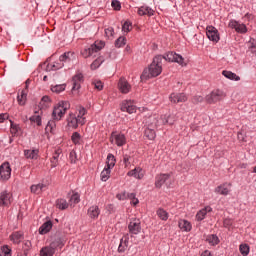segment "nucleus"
<instances>
[{
    "instance_id": "1",
    "label": "nucleus",
    "mask_w": 256,
    "mask_h": 256,
    "mask_svg": "<svg viewBox=\"0 0 256 256\" xmlns=\"http://www.w3.org/2000/svg\"><path fill=\"white\" fill-rule=\"evenodd\" d=\"M71 107L69 102L62 101L59 102L54 106L53 112H52V119L48 121L46 126V131H49L50 133L53 132V129L56 127L55 121H61L63 119L65 113H67V110Z\"/></svg>"
},
{
    "instance_id": "2",
    "label": "nucleus",
    "mask_w": 256,
    "mask_h": 256,
    "mask_svg": "<svg viewBox=\"0 0 256 256\" xmlns=\"http://www.w3.org/2000/svg\"><path fill=\"white\" fill-rule=\"evenodd\" d=\"M163 55H158L154 57L153 62L150 64L148 68H146L142 75V81L144 79H151V77H159L163 71Z\"/></svg>"
},
{
    "instance_id": "3",
    "label": "nucleus",
    "mask_w": 256,
    "mask_h": 256,
    "mask_svg": "<svg viewBox=\"0 0 256 256\" xmlns=\"http://www.w3.org/2000/svg\"><path fill=\"white\" fill-rule=\"evenodd\" d=\"M171 116L170 115H162L159 119V115L154 114L150 117H148L147 121H146V125H148V128L150 129H155L157 127H160V125H167V123L169 125H173V120L170 119Z\"/></svg>"
},
{
    "instance_id": "4",
    "label": "nucleus",
    "mask_w": 256,
    "mask_h": 256,
    "mask_svg": "<svg viewBox=\"0 0 256 256\" xmlns=\"http://www.w3.org/2000/svg\"><path fill=\"white\" fill-rule=\"evenodd\" d=\"M105 47V42L103 41H96L94 44L85 47L82 51H81V55L82 57H84V59H87L89 57H95V53H99V51L101 49H103Z\"/></svg>"
},
{
    "instance_id": "5",
    "label": "nucleus",
    "mask_w": 256,
    "mask_h": 256,
    "mask_svg": "<svg viewBox=\"0 0 256 256\" xmlns=\"http://www.w3.org/2000/svg\"><path fill=\"white\" fill-rule=\"evenodd\" d=\"M162 57L163 59H165V61H169L170 63H178V65H181L182 67H185L187 65V63H185V59L183 58V56L175 52H168L164 54Z\"/></svg>"
},
{
    "instance_id": "6",
    "label": "nucleus",
    "mask_w": 256,
    "mask_h": 256,
    "mask_svg": "<svg viewBox=\"0 0 256 256\" xmlns=\"http://www.w3.org/2000/svg\"><path fill=\"white\" fill-rule=\"evenodd\" d=\"M11 164L4 162L0 165V181L7 183L11 179Z\"/></svg>"
},
{
    "instance_id": "7",
    "label": "nucleus",
    "mask_w": 256,
    "mask_h": 256,
    "mask_svg": "<svg viewBox=\"0 0 256 256\" xmlns=\"http://www.w3.org/2000/svg\"><path fill=\"white\" fill-rule=\"evenodd\" d=\"M206 102H208L210 105H213L222 99H225V92L221 90H214L210 94L206 96Z\"/></svg>"
},
{
    "instance_id": "8",
    "label": "nucleus",
    "mask_w": 256,
    "mask_h": 256,
    "mask_svg": "<svg viewBox=\"0 0 256 256\" xmlns=\"http://www.w3.org/2000/svg\"><path fill=\"white\" fill-rule=\"evenodd\" d=\"M110 143L117 145V147H123L127 143V137L125 134L119 132H112L110 136Z\"/></svg>"
},
{
    "instance_id": "9",
    "label": "nucleus",
    "mask_w": 256,
    "mask_h": 256,
    "mask_svg": "<svg viewBox=\"0 0 256 256\" xmlns=\"http://www.w3.org/2000/svg\"><path fill=\"white\" fill-rule=\"evenodd\" d=\"M85 81V77L83 76V73L77 72L73 78H72V93L74 95H79V89H81V84Z\"/></svg>"
},
{
    "instance_id": "10",
    "label": "nucleus",
    "mask_w": 256,
    "mask_h": 256,
    "mask_svg": "<svg viewBox=\"0 0 256 256\" xmlns=\"http://www.w3.org/2000/svg\"><path fill=\"white\" fill-rule=\"evenodd\" d=\"M68 127L71 129H77L79 125H85L84 119H78L77 114L71 112L67 118Z\"/></svg>"
},
{
    "instance_id": "11",
    "label": "nucleus",
    "mask_w": 256,
    "mask_h": 256,
    "mask_svg": "<svg viewBox=\"0 0 256 256\" xmlns=\"http://www.w3.org/2000/svg\"><path fill=\"white\" fill-rule=\"evenodd\" d=\"M128 231L131 237H133V235H139V233H141V220L137 218L132 219L128 224Z\"/></svg>"
},
{
    "instance_id": "12",
    "label": "nucleus",
    "mask_w": 256,
    "mask_h": 256,
    "mask_svg": "<svg viewBox=\"0 0 256 256\" xmlns=\"http://www.w3.org/2000/svg\"><path fill=\"white\" fill-rule=\"evenodd\" d=\"M13 203V195L7 190L0 193V207H9Z\"/></svg>"
},
{
    "instance_id": "13",
    "label": "nucleus",
    "mask_w": 256,
    "mask_h": 256,
    "mask_svg": "<svg viewBox=\"0 0 256 256\" xmlns=\"http://www.w3.org/2000/svg\"><path fill=\"white\" fill-rule=\"evenodd\" d=\"M206 35L210 41H213L214 43H219V40L221 39L219 37V30L215 28L214 26H208L206 28Z\"/></svg>"
},
{
    "instance_id": "14",
    "label": "nucleus",
    "mask_w": 256,
    "mask_h": 256,
    "mask_svg": "<svg viewBox=\"0 0 256 256\" xmlns=\"http://www.w3.org/2000/svg\"><path fill=\"white\" fill-rule=\"evenodd\" d=\"M121 111L129 113L131 115L137 112V106H135V102L131 100H124L121 103Z\"/></svg>"
},
{
    "instance_id": "15",
    "label": "nucleus",
    "mask_w": 256,
    "mask_h": 256,
    "mask_svg": "<svg viewBox=\"0 0 256 256\" xmlns=\"http://www.w3.org/2000/svg\"><path fill=\"white\" fill-rule=\"evenodd\" d=\"M228 26L230 29H235L236 33H247V26L239 23L237 20H230Z\"/></svg>"
},
{
    "instance_id": "16",
    "label": "nucleus",
    "mask_w": 256,
    "mask_h": 256,
    "mask_svg": "<svg viewBox=\"0 0 256 256\" xmlns=\"http://www.w3.org/2000/svg\"><path fill=\"white\" fill-rule=\"evenodd\" d=\"M171 103H185L187 95L185 93H172L169 97Z\"/></svg>"
},
{
    "instance_id": "17",
    "label": "nucleus",
    "mask_w": 256,
    "mask_h": 256,
    "mask_svg": "<svg viewBox=\"0 0 256 256\" xmlns=\"http://www.w3.org/2000/svg\"><path fill=\"white\" fill-rule=\"evenodd\" d=\"M118 89L121 91V93H124V95H127L129 91H131V84L127 82L125 78H120L118 82Z\"/></svg>"
},
{
    "instance_id": "18",
    "label": "nucleus",
    "mask_w": 256,
    "mask_h": 256,
    "mask_svg": "<svg viewBox=\"0 0 256 256\" xmlns=\"http://www.w3.org/2000/svg\"><path fill=\"white\" fill-rule=\"evenodd\" d=\"M215 193L218 195H228L231 193V183H224L215 188Z\"/></svg>"
},
{
    "instance_id": "19",
    "label": "nucleus",
    "mask_w": 256,
    "mask_h": 256,
    "mask_svg": "<svg viewBox=\"0 0 256 256\" xmlns=\"http://www.w3.org/2000/svg\"><path fill=\"white\" fill-rule=\"evenodd\" d=\"M171 177V174H160L157 175L155 178V187L157 189H161L163 187V184Z\"/></svg>"
},
{
    "instance_id": "20",
    "label": "nucleus",
    "mask_w": 256,
    "mask_h": 256,
    "mask_svg": "<svg viewBox=\"0 0 256 256\" xmlns=\"http://www.w3.org/2000/svg\"><path fill=\"white\" fill-rule=\"evenodd\" d=\"M128 177H134L135 179H143L145 177V171L140 167H137L127 173Z\"/></svg>"
},
{
    "instance_id": "21",
    "label": "nucleus",
    "mask_w": 256,
    "mask_h": 256,
    "mask_svg": "<svg viewBox=\"0 0 256 256\" xmlns=\"http://www.w3.org/2000/svg\"><path fill=\"white\" fill-rule=\"evenodd\" d=\"M59 61L62 63H71V61H75V52H65L59 57Z\"/></svg>"
},
{
    "instance_id": "22",
    "label": "nucleus",
    "mask_w": 256,
    "mask_h": 256,
    "mask_svg": "<svg viewBox=\"0 0 256 256\" xmlns=\"http://www.w3.org/2000/svg\"><path fill=\"white\" fill-rule=\"evenodd\" d=\"M87 214L90 219H98L99 215H101V209H99V206L93 205L88 209Z\"/></svg>"
},
{
    "instance_id": "23",
    "label": "nucleus",
    "mask_w": 256,
    "mask_h": 256,
    "mask_svg": "<svg viewBox=\"0 0 256 256\" xmlns=\"http://www.w3.org/2000/svg\"><path fill=\"white\" fill-rule=\"evenodd\" d=\"M65 245V240L61 236H55L52 242L50 243V246L52 249L57 251V248H61Z\"/></svg>"
},
{
    "instance_id": "24",
    "label": "nucleus",
    "mask_w": 256,
    "mask_h": 256,
    "mask_svg": "<svg viewBox=\"0 0 256 256\" xmlns=\"http://www.w3.org/2000/svg\"><path fill=\"white\" fill-rule=\"evenodd\" d=\"M127 247H129V234H126L121 240L118 247L119 253H125L127 251Z\"/></svg>"
},
{
    "instance_id": "25",
    "label": "nucleus",
    "mask_w": 256,
    "mask_h": 256,
    "mask_svg": "<svg viewBox=\"0 0 256 256\" xmlns=\"http://www.w3.org/2000/svg\"><path fill=\"white\" fill-rule=\"evenodd\" d=\"M211 211H213V208H211V206H206L205 208H203L196 214V220L203 221V219H205L207 213H211Z\"/></svg>"
},
{
    "instance_id": "26",
    "label": "nucleus",
    "mask_w": 256,
    "mask_h": 256,
    "mask_svg": "<svg viewBox=\"0 0 256 256\" xmlns=\"http://www.w3.org/2000/svg\"><path fill=\"white\" fill-rule=\"evenodd\" d=\"M74 115H76V119H83L84 125L87 123V119L85 118V115H87V110L84 107L78 106Z\"/></svg>"
},
{
    "instance_id": "27",
    "label": "nucleus",
    "mask_w": 256,
    "mask_h": 256,
    "mask_svg": "<svg viewBox=\"0 0 256 256\" xmlns=\"http://www.w3.org/2000/svg\"><path fill=\"white\" fill-rule=\"evenodd\" d=\"M103 63H105V58L103 56L96 58L90 65L91 71L99 69Z\"/></svg>"
},
{
    "instance_id": "28",
    "label": "nucleus",
    "mask_w": 256,
    "mask_h": 256,
    "mask_svg": "<svg viewBox=\"0 0 256 256\" xmlns=\"http://www.w3.org/2000/svg\"><path fill=\"white\" fill-rule=\"evenodd\" d=\"M206 243H208L211 247H215V245H219L220 240L217 235L210 234L206 236Z\"/></svg>"
},
{
    "instance_id": "29",
    "label": "nucleus",
    "mask_w": 256,
    "mask_h": 256,
    "mask_svg": "<svg viewBox=\"0 0 256 256\" xmlns=\"http://www.w3.org/2000/svg\"><path fill=\"white\" fill-rule=\"evenodd\" d=\"M52 228H53V223L51 221H47L39 228V233L40 235H45L49 233Z\"/></svg>"
},
{
    "instance_id": "30",
    "label": "nucleus",
    "mask_w": 256,
    "mask_h": 256,
    "mask_svg": "<svg viewBox=\"0 0 256 256\" xmlns=\"http://www.w3.org/2000/svg\"><path fill=\"white\" fill-rule=\"evenodd\" d=\"M10 240L16 245H18V243H21V241H23V232L16 231L12 233V235H10Z\"/></svg>"
},
{
    "instance_id": "31",
    "label": "nucleus",
    "mask_w": 256,
    "mask_h": 256,
    "mask_svg": "<svg viewBox=\"0 0 256 256\" xmlns=\"http://www.w3.org/2000/svg\"><path fill=\"white\" fill-rule=\"evenodd\" d=\"M31 193H34L35 195H39L47 189V185L45 184H37V185H32L31 186Z\"/></svg>"
},
{
    "instance_id": "32",
    "label": "nucleus",
    "mask_w": 256,
    "mask_h": 256,
    "mask_svg": "<svg viewBox=\"0 0 256 256\" xmlns=\"http://www.w3.org/2000/svg\"><path fill=\"white\" fill-rule=\"evenodd\" d=\"M24 157H26V159H37V157H39V150H24Z\"/></svg>"
},
{
    "instance_id": "33",
    "label": "nucleus",
    "mask_w": 256,
    "mask_h": 256,
    "mask_svg": "<svg viewBox=\"0 0 256 256\" xmlns=\"http://www.w3.org/2000/svg\"><path fill=\"white\" fill-rule=\"evenodd\" d=\"M155 11L153 9L147 7V6H142L138 9V15L143 16V15H148V17L153 16Z\"/></svg>"
},
{
    "instance_id": "34",
    "label": "nucleus",
    "mask_w": 256,
    "mask_h": 256,
    "mask_svg": "<svg viewBox=\"0 0 256 256\" xmlns=\"http://www.w3.org/2000/svg\"><path fill=\"white\" fill-rule=\"evenodd\" d=\"M178 227L182 230V231H186L189 232L192 229L191 226V222L187 221V220H180L178 222Z\"/></svg>"
},
{
    "instance_id": "35",
    "label": "nucleus",
    "mask_w": 256,
    "mask_h": 256,
    "mask_svg": "<svg viewBox=\"0 0 256 256\" xmlns=\"http://www.w3.org/2000/svg\"><path fill=\"white\" fill-rule=\"evenodd\" d=\"M222 75H224V77H226V79H230L231 81H241V77H239L237 74H235L231 71L224 70L222 72Z\"/></svg>"
},
{
    "instance_id": "36",
    "label": "nucleus",
    "mask_w": 256,
    "mask_h": 256,
    "mask_svg": "<svg viewBox=\"0 0 256 256\" xmlns=\"http://www.w3.org/2000/svg\"><path fill=\"white\" fill-rule=\"evenodd\" d=\"M55 255V250L49 245L45 246L40 250V256H53Z\"/></svg>"
},
{
    "instance_id": "37",
    "label": "nucleus",
    "mask_w": 256,
    "mask_h": 256,
    "mask_svg": "<svg viewBox=\"0 0 256 256\" xmlns=\"http://www.w3.org/2000/svg\"><path fill=\"white\" fill-rule=\"evenodd\" d=\"M56 207L61 211H65V209H68L69 203H67V200L65 199H58L56 200Z\"/></svg>"
},
{
    "instance_id": "38",
    "label": "nucleus",
    "mask_w": 256,
    "mask_h": 256,
    "mask_svg": "<svg viewBox=\"0 0 256 256\" xmlns=\"http://www.w3.org/2000/svg\"><path fill=\"white\" fill-rule=\"evenodd\" d=\"M157 135L155 134V128H147L144 132V137L153 141Z\"/></svg>"
},
{
    "instance_id": "39",
    "label": "nucleus",
    "mask_w": 256,
    "mask_h": 256,
    "mask_svg": "<svg viewBox=\"0 0 256 256\" xmlns=\"http://www.w3.org/2000/svg\"><path fill=\"white\" fill-rule=\"evenodd\" d=\"M106 163V168L113 169V167H115V163H117V160H115V156L113 154H108Z\"/></svg>"
},
{
    "instance_id": "40",
    "label": "nucleus",
    "mask_w": 256,
    "mask_h": 256,
    "mask_svg": "<svg viewBox=\"0 0 256 256\" xmlns=\"http://www.w3.org/2000/svg\"><path fill=\"white\" fill-rule=\"evenodd\" d=\"M157 215L162 221H167V219H169V213H167L163 208L157 210Z\"/></svg>"
},
{
    "instance_id": "41",
    "label": "nucleus",
    "mask_w": 256,
    "mask_h": 256,
    "mask_svg": "<svg viewBox=\"0 0 256 256\" xmlns=\"http://www.w3.org/2000/svg\"><path fill=\"white\" fill-rule=\"evenodd\" d=\"M111 175V168H104L101 172V181H108Z\"/></svg>"
},
{
    "instance_id": "42",
    "label": "nucleus",
    "mask_w": 256,
    "mask_h": 256,
    "mask_svg": "<svg viewBox=\"0 0 256 256\" xmlns=\"http://www.w3.org/2000/svg\"><path fill=\"white\" fill-rule=\"evenodd\" d=\"M127 45V38L120 36L116 41H115V47L121 48L125 47Z\"/></svg>"
},
{
    "instance_id": "43",
    "label": "nucleus",
    "mask_w": 256,
    "mask_h": 256,
    "mask_svg": "<svg viewBox=\"0 0 256 256\" xmlns=\"http://www.w3.org/2000/svg\"><path fill=\"white\" fill-rule=\"evenodd\" d=\"M18 103L19 105H25V101H27V92L23 90L20 94H18Z\"/></svg>"
},
{
    "instance_id": "44",
    "label": "nucleus",
    "mask_w": 256,
    "mask_h": 256,
    "mask_svg": "<svg viewBox=\"0 0 256 256\" xmlns=\"http://www.w3.org/2000/svg\"><path fill=\"white\" fill-rule=\"evenodd\" d=\"M71 139L74 145H79L81 143V134H79L78 132H74Z\"/></svg>"
},
{
    "instance_id": "45",
    "label": "nucleus",
    "mask_w": 256,
    "mask_h": 256,
    "mask_svg": "<svg viewBox=\"0 0 256 256\" xmlns=\"http://www.w3.org/2000/svg\"><path fill=\"white\" fill-rule=\"evenodd\" d=\"M239 249H240L241 255H243V256L249 255V245L241 244Z\"/></svg>"
},
{
    "instance_id": "46",
    "label": "nucleus",
    "mask_w": 256,
    "mask_h": 256,
    "mask_svg": "<svg viewBox=\"0 0 256 256\" xmlns=\"http://www.w3.org/2000/svg\"><path fill=\"white\" fill-rule=\"evenodd\" d=\"M70 205H77L79 201H81L80 196L78 193H74L70 198Z\"/></svg>"
},
{
    "instance_id": "47",
    "label": "nucleus",
    "mask_w": 256,
    "mask_h": 256,
    "mask_svg": "<svg viewBox=\"0 0 256 256\" xmlns=\"http://www.w3.org/2000/svg\"><path fill=\"white\" fill-rule=\"evenodd\" d=\"M19 131H21V127L17 124H11L10 132L12 135H19Z\"/></svg>"
},
{
    "instance_id": "48",
    "label": "nucleus",
    "mask_w": 256,
    "mask_h": 256,
    "mask_svg": "<svg viewBox=\"0 0 256 256\" xmlns=\"http://www.w3.org/2000/svg\"><path fill=\"white\" fill-rule=\"evenodd\" d=\"M51 90L53 93H61V92L65 91V84L56 85V86L52 87Z\"/></svg>"
},
{
    "instance_id": "49",
    "label": "nucleus",
    "mask_w": 256,
    "mask_h": 256,
    "mask_svg": "<svg viewBox=\"0 0 256 256\" xmlns=\"http://www.w3.org/2000/svg\"><path fill=\"white\" fill-rule=\"evenodd\" d=\"M63 67H65V64L62 63L61 61L55 62L53 65H51L52 71H57L59 69H63Z\"/></svg>"
},
{
    "instance_id": "50",
    "label": "nucleus",
    "mask_w": 256,
    "mask_h": 256,
    "mask_svg": "<svg viewBox=\"0 0 256 256\" xmlns=\"http://www.w3.org/2000/svg\"><path fill=\"white\" fill-rule=\"evenodd\" d=\"M131 29H132L131 22H129V21L124 22V24L122 25V31L124 33H129V31H131Z\"/></svg>"
},
{
    "instance_id": "51",
    "label": "nucleus",
    "mask_w": 256,
    "mask_h": 256,
    "mask_svg": "<svg viewBox=\"0 0 256 256\" xmlns=\"http://www.w3.org/2000/svg\"><path fill=\"white\" fill-rule=\"evenodd\" d=\"M30 121L32 123H36L38 125V127H41V116L34 115V116L30 117Z\"/></svg>"
},
{
    "instance_id": "52",
    "label": "nucleus",
    "mask_w": 256,
    "mask_h": 256,
    "mask_svg": "<svg viewBox=\"0 0 256 256\" xmlns=\"http://www.w3.org/2000/svg\"><path fill=\"white\" fill-rule=\"evenodd\" d=\"M92 85H94L95 89H97L98 91H102L103 89V82H101L100 80H94L92 82Z\"/></svg>"
},
{
    "instance_id": "53",
    "label": "nucleus",
    "mask_w": 256,
    "mask_h": 256,
    "mask_svg": "<svg viewBox=\"0 0 256 256\" xmlns=\"http://www.w3.org/2000/svg\"><path fill=\"white\" fill-rule=\"evenodd\" d=\"M123 163L125 167H129L131 165V156L124 154L123 155Z\"/></svg>"
},
{
    "instance_id": "54",
    "label": "nucleus",
    "mask_w": 256,
    "mask_h": 256,
    "mask_svg": "<svg viewBox=\"0 0 256 256\" xmlns=\"http://www.w3.org/2000/svg\"><path fill=\"white\" fill-rule=\"evenodd\" d=\"M114 34H115V30L113 29V27H109L105 29V35L106 37H108V39H110V37H113Z\"/></svg>"
},
{
    "instance_id": "55",
    "label": "nucleus",
    "mask_w": 256,
    "mask_h": 256,
    "mask_svg": "<svg viewBox=\"0 0 256 256\" xmlns=\"http://www.w3.org/2000/svg\"><path fill=\"white\" fill-rule=\"evenodd\" d=\"M50 101H51V99L49 98V96H44L41 99L40 105H44L45 107H49Z\"/></svg>"
},
{
    "instance_id": "56",
    "label": "nucleus",
    "mask_w": 256,
    "mask_h": 256,
    "mask_svg": "<svg viewBox=\"0 0 256 256\" xmlns=\"http://www.w3.org/2000/svg\"><path fill=\"white\" fill-rule=\"evenodd\" d=\"M112 7L115 9V11H120L121 10V2L117 0L112 1Z\"/></svg>"
},
{
    "instance_id": "57",
    "label": "nucleus",
    "mask_w": 256,
    "mask_h": 256,
    "mask_svg": "<svg viewBox=\"0 0 256 256\" xmlns=\"http://www.w3.org/2000/svg\"><path fill=\"white\" fill-rule=\"evenodd\" d=\"M2 255L3 256H11V248L7 246L2 247Z\"/></svg>"
},
{
    "instance_id": "58",
    "label": "nucleus",
    "mask_w": 256,
    "mask_h": 256,
    "mask_svg": "<svg viewBox=\"0 0 256 256\" xmlns=\"http://www.w3.org/2000/svg\"><path fill=\"white\" fill-rule=\"evenodd\" d=\"M70 163H77V153L75 151L70 152Z\"/></svg>"
},
{
    "instance_id": "59",
    "label": "nucleus",
    "mask_w": 256,
    "mask_h": 256,
    "mask_svg": "<svg viewBox=\"0 0 256 256\" xmlns=\"http://www.w3.org/2000/svg\"><path fill=\"white\" fill-rule=\"evenodd\" d=\"M32 246H33V245L31 244V241H29V240H26V241H24V243H23V249H24V251H26L27 253H28L29 249H31Z\"/></svg>"
},
{
    "instance_id": "60",
    "label": "nucleus",
    "mask_w": 256,
    "mask_h": 256,
    "mask_svg": "<svg viewBox=\"0 0 256 256\" xmlns=\"http://www.w3.org/2000/svg\"><path fill=\"white\" fill-rule=\"evenodd\" d=\"M116 199H118L119 201H125V199H127V192H121L117 194Z\"/></svg>"
},
{
    "instance_id": "61",
    "label": "nucleus",
    "mask_w": 256,
    "mask_h": 256,
    "mask_svg": "<svg viewBox=\"0 0 256 256\" xmlns=\"http://www.w3.org/2000/svg\"><path fill=\"white\" fill-rule=\"evenodd\" d=\"M7 119H9V114L7 113L0 114V123H4L5 121H7Z\"/></svg>"
},
{
    "instance_id": "62",
    "label": "nucleus",
    "mask_w": 256,
    "mask_h": 256,
    "mask_svg": "<svg viewBox=\"0 0 256 256\" xmlns=\"http://www.w3.org/2000/svg\"><path fill=\"white\" fill-rule=\"evenodd\" d=\"M203 97L202 96H194L192 98V103H202Z\"/></svg>"
},
{
    "instance_id": "63",
    "label": "nucleus",
    "mask_w": 256,
    "mask_h": 256,
    "mask_svg": "<svg viewBox=\"0 0 256 256\" xmlns=\"http://www.w3.org/2000/svg\"><path fill=\"white\" fill-rule=\"evenodd\" d=\"M231 225H233V221L231 219H224V227H231Z\"/></svg>"
},
{
    "instance_id": "64",
    "label": "nucleus",
    "mask_w": 256,
    "mask_h": 256,
    "mask_svg": "<svg viewBox=\"0 0 256 256\" xmlns=\"http://www.w3.org/2000/svg\"><path fill=\"white\" fill-rule=\"evenodd\" d=\"M59 155H61V149L55 150V153L52 156V159H59Z\"/></svg>"
}]
</instances>
